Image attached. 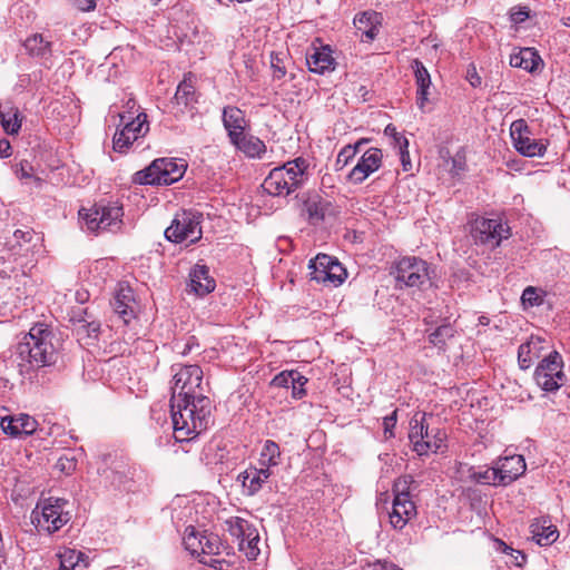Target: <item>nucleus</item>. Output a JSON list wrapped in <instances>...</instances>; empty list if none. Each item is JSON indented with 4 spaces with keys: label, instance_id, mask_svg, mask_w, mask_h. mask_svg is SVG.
Instances as JSON below:
<instances>
[{
    "label": "nucleus",
    "instance_id": "34",
    "mask_svg": "<svg viewBox=\"0 0 570 570\" xmlns=\"http://www.w3.org/2000/svg\"><path fill=\"white\" fill-rule=\"evenodd\" d=\"M379 14L376 12H362L354 19V24L362 36L373 40L379 33Z\"/></svg>",
    "mask_w": 570,
    "mask_h": 570
},
{
    "label": "nucleus",
    "instance_id": "36",
    "mask_svg": "<svg viewBox=\"0 0 570 570\" xmlns=\"http://www.w3.org/2000/svg\"><path fill=\"white\" fill-rule=\"evenodd\" d=\"M105 479L116 488L125 487L132 478L130 468L122 462H117L112 468L104 472Z\"/></svg>",
    "mask_w": 570,
    "mask_h": 570
},
{
    "label": "nucleus",
    "instance_id": "2",
    "mask_svg": "<svg viewBox=\"0 0 570 570\" xmlns=\"http://www.w3.org/2000/svg\"><path fill=\"white\" fill-rule=\"evenodd\" d=\"M52 340L51 331L39 324L32 326L14 346L11 354L12 364L23 381L39 385L48 382L49 370L57 361V350Z\"/></svg>",
    "mask_w": 570,
    "mask_h": 570
},
{
    "label": "nucleus",
    "instance_id": "9",
    "mask_svg": "<svg viewBox=\"0 0 570 570\" xmlns=\"http://www.w3.org/2000/svg\"><path fill=\"white\" fill-rule=\"evenodd\" d=\"M121 129H118L112 139V148L116 153L125 154L139 138L149 131L147 115L139 112L135 118L120 115Z\"/></svg>",
    "mask_w": 570,
    "mask_h": 570
},
{
    "label": "nucleus",
    "instance_id": "52",
    "mask_svg": "<svg viewBox=\"0 0 570 570\" xmlns=\"http://www.w3.org/2000/svg\"><path fill=\"white\" fill-rule=\"evenodd\" d=\"M57 469L66 474H70L76 470L77 462L75 458L60 456L56 464Z\"/></svg>",
    "mask_w": 570,
    "mask_h": 570
},
{
    "label": "nucleus",
    "instance_id": "42",
    "mask_svg": "<svg viewBox=\"0 0 570 570\" xmlns=\"http://www.w3.org/2000/svg\"><path fill=\"white\" fill-rule=\"evenodd\" d=\"M196 91L194 86L187 81V79H184L177 87L176 94H175V100L178 105H183L185 107L189 106L190 104L196 101Z\"/></svg>",
    "mask_w": 570,
    "mask_h": 570
},
{
    "label": "nucleus",
    "instance_id": "44",
    "mask_svg": "<svg viewBox=\"0 0 570 570\" xmlns=\"http://www.w3.org/2000/svg\"><path fill=\"white\" fill-rule=\"evenodd\" d=\"M198 556L199 554H206V556H214L217 554L219 551V540L216 535H200L198 540Z\"/></svg>",
    "mask_w": 570,
    "mask_h": 570
},
{
    "label": "nucleus",
    "instance_id": "61",
    "mask_svg": "<svg viewBox=\"0 0 570 570\" xmlns=\"http://www.w3.org/2000/svg\"><path fill=\"white\" fill-rule=\"evenodd\" d=\"M366 570H402L393 563L377 561L373 564H368Z\"/></svg>",
    "mask_w": 570,
    "mask_h": 570
},
{
    "label": "nucleus",
    "instance_id": "47",
    "mask_svg": "<svg viewBox=\"0 0 570 570\" xmlns=\"http://www.w3.org/2000/svg\"><path fill=\"white\" fill-rule=\"evenodd\" d=\"M384 135L392 139V146L395 149H405L409 148V140L405 136L397 132L396 127L392 124H389L384 129Z\"/></svg>",
    "mask_w": 570,
    "mask_h": 570
},
{
    "label": "nucleus",
    "instance_id": "25",
    "mask_svg": "<svg viewBox=\"0 0 570 570\" xmlns=\"http://www.w3.org/2000/svg\"><path fill=\"white\" fill-rule=\"evenodd\" d=\"M306 63L311 72L318 75L334 70L336 65L328 47L314 48L312 52L307 53Z\"/></svg>",
    "mask_w": 570,
    "mask_h": 570
},
{
    "label": "nucleus",
    "instance_id": "31",
    "mask_svg": "<svg viewBox=\"0 0 570 570\" xmlns=\"http://www.w3.org/2000/svg\"><path fill=\"white\" fill-rule=\"evenodd\" d=\"M531 533L539 546H549L558 539V530L549 520H537L531 524Z\"/></svg>",
    "mask_w": 570,
    "mask_h": 570
},
{
    "label": "nucleus",
    "instance_id": "37",
    "mask_svg": "<svg viewBox=\"0 0 570 570\" xmlns=\"http://www.w3.org/2000/svg\"><path fill=\"white\" fill-rule=\"evenodd\" d=\"M455 330L450 323L439 325L434 331L429 333V342L439 350H445L446 342L454 337Z\"/></svg>",
    "mask_w": 570,
    "mask_h": 570
},
{
    "label": "nucleus",
    "instance_id": "18",
    "mask_svg": "<svg viewBox=\"0 0 570 570\" xmlns=\"http://www.w3.org/2000/svg\"><path fill=\"white\" fill-rule=\"evenodd\" d=\"M86 309L73 312L70 321L73 323V332L79 342L86 345L94 344L100 333V323L96 321H88L85 316Z\"/></svg>",
    "mask_w": 570,
    "mask_h": 570
},
{
    "label": "nucleus",
    "instance_id": "41",
    "mask_svg": "<svg viewBox=\"0 0 570 570\" xmlns=\"http://www.w3.org/2000/svg\"><path fill=\"white\" fill-rule=\"evenodd\" d=\"M370 140L366 138L360 139L355 145H347L338 153L336 158V169H342L348 161L361 150V147Z\"/></svg>",
    "mask_w": 570,
    "mask_h": 570
},
{
    "label": "nucleus",
    "instance_id": "46",
    "mask_svg": "<svg viewBox=\"0 0 570 570\" xmlns=\"http://www.w3.org/2000/svg\"><path fill=\"white\" fill-rule=\"evenodd\" d=\"M295 380H298V381L301 380L298 371H296V370L283 371L274 376L271 384L274 386H277V387L288 389V387H291V384H294Z\"/></svg>",
    "mask_w": 570,
    "mask_h": 570
},
{
    "label": "nucleus",
    "instance_id": "7",
    "mask_svg": "<svg viewBox=\"0 0 570 570\" xmlns=\"http://www.w3.org/2000/svg\"><path fill=\"white\" fill-rule=\"evenodd\" d=\"M80 217L85 220L91 232L117 230L121 226L124 215L122 206L118 203H98L90 209L79 210Z\"/></svg>",
    "mask_w": 570,
    "mask_h": 570
},
{
    "label": "nucleus",
    "instance_id": "5",
    "mask_svg": "<svg viewBox=\"0 0 570 570\" xmlns=\"http://www.w3.org/2000/svg\"><path fill=\"white\" fill-rule=\"evenodd\" d=\"M183 159L158 158L148 167L135 173L132 181L139 185H170L185 174Z\"/></svg>",
    "mask_w": 570,
    "mask_h": 570
},
{
    "label": "nucleus",
    "instance_id": "24",
    "mask_svg": "<svg viewBox=\"0 0 570 570\" xmlns=\"http://www.w3.org/2000/svg\"><path fill=\"white\" fill-rule=\"evenodd\" d=\"M271 475L272 472L266 468H248L238 475V481L247 495H255Z\"/></svg>",
    "mask_w": 570,
    "mask_h": 570
},
{
    "label": "nucleus",
    "instance_id": "23",
    "mask_svg": "<svg viewBox=\"0 0 570 570\" xmlns=\"http://www.w3.org/2000/svg\"><path fill=\"white\" fill-rule=\"evenodd\" d=\"M188 286L197 296H205L215 289L216 283L209 276L208 267L197 264L189 272Z\"/></svg>",
    "mask_w": 570,
    "mask_h": 570
},
{
    "label": "nucleus",
    "instance_id": "56",
    "mask_svg": "<svg viewBox=\"0 0 570 570\" xmlns=\"http://www.w3.org/2000/svg\"><path fill=\"white\" fill-rule=\"evenodd\" d=\"M466 80L472 87H479L481 85V77L479 76L475 66H469L466 70Z\"/></svg>",
    "mask_w": 570,
    "mask_h": 570
},
{
    "label": "nucleus",
    "instance_id": "16",
    "mask_svg": "<svg viewBox=\"0 0 570 570\" xmlns=\"http://www.w3.org/2000/svg\"><path fill=\"white\" fill-rule=\"evenodd\" d=\"M33 266L35 265H29L26 261L24 253L17 252L16 245H12L9 250L0 254L1 278H9L11 275H17L18 273L27 275Z\"/></svg>",
    "mask_w": 570,
    "mask_h": 570
},
{
    "label": "nucleus",
    "instance_id": "53",
    "mask_svg": "<svg viewBox=\"0 0 570 570\" xmlns=\"http://www.w3.org/2000/svg\"><path fill=\"white\" fill-rule=\"evenodd\" d=\"M299 379H301L299 381L295 380L294 384H291L292 396L297 400L302 399L306 394L304 385L307 383V379L304 375H302L301 373H299Z\"/></svg>",
    "mask_w": 570,
    "mask_h": 570
},
{
    "label": "nucleus",
    "instance_id": "3",
    "mask_svg": "<svg viewBox=\"0 0 570 570\" xmlns=\"http://www.w3.org/2000/svg\"><path fill=\"white\" fill-rule=\"evenodd\" d=\"M308 163L302 157L289 160L282 167L272 169L262 188L268 195L285 197L299 189L308 178Z\"/></svg>",
    "mask_w": 570,
    "mask_h": 570
},
{
    "label": "nucleus",
    "instance_id": "40",
    "mask_svg": "<svg viewBox=\"0 0 570 570\" xmlns=\"http://www.w3.org/2000/svg\"><path fill=\"white\" fill-rule=\"evenodd\" d=\"M331 266L327 273L323 274L321 278L323 279V284H331L333 286L341 285L345 277L346 271L342 266V264L332 256V262H330Z\"/></svg>",
    "mask_w": 570,
    "mask_h": 570
},
{
    "label": "nucleus",
    "instance_id": "11",
    "mask_svg": "<svg viewBox=\"0 0 570 570\" xmlns=\"http://www.w3.org/2000/svg\"><path fill=\"white\" fill-rule=\"evenodd\" d=\"M562 366V357L557 351L546 356L534 371V380L538 386L547 392L559 390L566 380Z\"/></svg>",
    "mask_w": 570,
    "mask_h": 570
},
{
    "label": "nucleus",
    "instance_id": "45",
    "mask_svg": "<svg viewBox=\"0 0 570 570\" xmlns=\"http://www.w3.org/2000/svg\"><path fill=\"white\" fill-rule=\"evenodd\" d=\"M413 478L411 475H404L394 481L392 492L393 499L401 498H411L410 487L413 483Z\"/></svg>",
    "mask_w": 570,
    "mask_h": 570
},
{
    "label": "nucleus",
    "instance_id": "14",
    "mask_svg": "<svg viewBox=\"0 0 570 570\" xmlns=\"http://www.w3.org/2000/svg\"><path fill=\"white\" fill-rule=\"evenodd\" d=\"M383 154L379 148H368L358 159L357 164L348 174L350 180L354 184H362L371 174L382 165Z\"/></svg>",
    "mask_w": 570,
    "mask_h": 570
},
{
    "label": "nucleus",
    "instance_id": "15",
    "mask_svg": "<svg viewBox=\"0 0 570 570\" xmlns=\"http://www.w3.org/2000/svg\"><path fill=\"white\" fill-rule=\"evenodd\" d=\"M527 469L524 458L520 454L500 458L497 465V474L501 485H508L521 476Z\"/></svg>",
    "mask_w": 570,
    "mask_h": 570
},
{
    "label": "nucleus",
    "instance_id": "50",
    "mask_svg": "<svg viewBox=\"0 0 570 570\" xmlns=\"http://www.w3.org/2000/svg\"><path fill=\"white\" fill-rule=\"evenodd\" d=\"M202 534H198L194 527H187L184 534V544L187 550L193 554L198 553V540Z\"/></svg>",
    "mask_w": 570,
    "mask_h": 570
},
{
    "label": "nucleus",
    "instance_id": "48",
    "mask_svg": "<svg viewBox=\"0 0 570 570\" xmlns=\"http://www.w3.org/2000/svg\"><path fill=\"white\" fill-rule=\"evenodd\" d=\"M449 163L451 164L449 171L453 177L461 176L466 170V158L463 151H458L450 157Z\"/></svg>",
    "mask_w": 570,
    "mask_h": 570
},
{
    "label": "nucleus",
    "instance_id": "55",
    "mask_svg": "<svg viewBox=\"0 0 570 570\" xmlns=\"http://www.w3.org/2000/svg\"><path fill=\"white\" fill-rule=\"evenodd\" d=\"M397 421V411L394 410L390 415L384 417L383 425H384V434L386 438L393 436V429L396 425Z\"/></svg>",
    "mask_w": 570,
    "mask_h": 570
},
{
    "label": "nucleus",
    "instance_id": "28",
    "mask_svg": "<svg viewBox=\"0 0 570 570\" xmlns=\"http://www.w3.org/2000/svg\"><path fill=\"white\" fill-rule=\"evenodd\" d=\"M226 530L235 538L237 546L245 542V539L249 538L255 540L257 538V529L246 519L239 517H232L225 521Z\"/></svg>",
    "mask_w": 570,
    "mask_h": 570
},
{
    "label": "nucleus",
    "instance_id": "6",
    "mask_svg": "<svg viewBox=\"0 0 570 570\" xmlns=\"http://www.w3.org/2000/svg\"><path fill=\"white\" fill-rule=\"evenodd\" d=\"M67 500L60 498L45 499L32 512V522L39 531L49 534L59 531L70 520V514L65 510Z\"/></svg>",
    "mask_w": 570,
    "mask_h": 570
},
{
    "label": "nucleus",
    "instance_id": "8",
    "mask_svg": "<svg viewBox=\"0 0 570 570\" xmlns=\"http://www.w3.org/2000/svg\"><path fill=\"white\" fill-rule=\"evenodd\" d=\"M202 218L200 213L183 210L175 216L170 226L166 228L165 237L173 243L188 242L195 244L203 235Z\"/></svg>",
    "mask_w": 570,
    "mask_h": 570
},
{
    "label": "nucleus",
    "instance_id": "22",
    "mask_svg": "<svg viewBox=\"0 0 570 570\" xmlns=\"http://www.w3.org/2000/svg\"><path fill=\"white\" fill-rule=\"evenodd\" d=\"M110 304L115 313L119 315L125 324H128L134 317L135 298L132 289L129 286L120 285Z\"/></svg>",
    "mask_w": 570,
    "mask_h": 570
},
{
    "label": "nucleus",
    "instance_id": "59",
    "mask_svg": "<svg viewBox=\"0 0 570 570\" xmlns=\"http://www.w3.org/2000/svg\"><path fill=\"white\" fill-rule=\"evenodd\" d=\"M529 17L527 8H519L511 12V20L514 23H522Z\"/></svg>",
    "mask_w": 570,
    "mask_h": 570
},
{
    "label": "nucleus",
    "instance_id": "51",
    "mask_svg": "<svg viewBox=\"0 0 570 570\" xmlns=\"http://www.w3.org/2000/svg\"><path fill=\"white\" fill-rule=\"evenodd\" d=\"M325 207L326 204L323 203H309L307 206L309 218L315 220H323L325 217Z\"/></svg>",
    "mask_w": 570,
    "mask_h": 570
},
{
    "label": "nucleus",
    "instance_id": "62",
    "mask_svg": "<svg viewBox=\"0 0 570 570\" xmlns=\"http://www.w3.org/2000/svg\"><path fill=\"white\" fill-rule=\"evenodd\" d=\"M11 155V146L8 140L0 139V157L7 158Z\"/></svg>",
    "mask_w": 570,
    "mask_h": 570
},
{
    "label": "nucleus",
    "instance_id": "30",
    "mask_svg": "<svg viewBox=\"0 0 570 570\" xmlns=\"http://www.w3.org/2000/svg\"><path fill=\"white\" fill-rule=\"evenodd\" d=\"M542 65L541 57L532 48H523L510 56V66L534 72Z\"/></svg>",
    "mask_w": 570,
    "mask_h": 570
},
{
    "label": "nucleus",
    "instance_id": "63",
    "mask_svg": "<svg viewBox=\"0 0 570 570\" xmlns=\"http://www.w3.org/2000/svg\"><path fill=\"white\" fill-rule=\"evenodd\" d=\"M272 67L274 68L275 77H277L279 79L285 76V73H286L285 68L279 67L278 59L277 58L275 59L273 56H272Z\"/></svg>",
    "mask_w": 570,
    "mask_h": 570
},
{
    "label": "nucleus",
    "instance_id": "64",
    "mask_svg": "<svg viewBox=\"0 0 570 570\" xmlns=\"http://www.w3.org/2000/svg\"><path fill=\"white\" fill-rule=\"evenodd\" d=\"M510 556L514 559V564L517 567H522L527 560L525 554L519 550H514V552Z\"/></svg>",
    "mask_w": 570,
    "mask_h": 570
},
{
    "label": "nucleus",
    "instance_id": "54",
    "mask_svg": "<svg viewBox=\"0 0 570 570\" xmlns=\"http://www.w3.org/2000/svg\"><path fill=\"white\" fill-rule=\"evenodd\" d=\"M13 238H14V240L18 244V247L16 246L17 252L22 253L23 248H22V245H21V240L24 242V243L31 242V239H32V230L31 229H26V230L17 229L13 233Z\"/></svg>",
    "mask_w": 570,
    "mask_h": 570
},
{
    "label": "nucleus",
    "instance_id": "21",
    "mask_svg": "<svg viewBox=\"0 0 570 570\" xmlns=\"http://www.w3.org/2000/svg\"><path fill=\"white\" fill-rule=\"evenodd\" d=\"M222 120L230 142L237 139L245 131L246 119L243 110L235 106H226L223 109Z\"/></svg>",
    "mask_w": 570,
    "mask_h": 570
},
{
    "label": "nucleus",
    "instance_id": "27",
    "mask_svg": "<svg viewBox=\"0 0 570 570\" xmlns=\"http://www.w3.org/2000/svg\"><path fill=\"white\" fill-rule=\"evenodd\" d=\"M22 115L12 101L0 102V124L8 135H17L21 128Z\"/></svg>",
    "mask_w": 570,
    "mask_h": 570
},
{
    "label": "nucleus",
    "instance_id": "19",
    "mask_svg": "<svg viewBox=\"0 0 570 570\" xmlns=\"http://www.w3.org/2000/svg\"><path fill=\"white\" fill-rule=\"evenodd\" d=\"M411 69L413 70L415 85L417 87L416 105L422 111H424V107L429 101L430 89L432 87L431 76L423 62L419 59H414L411 62Z\"/></svg>",
    "mask_w": 570,
    "mask_h": 570
},
{
    "label": "nucleus",
    "instance_id": "39",
    "mask_svg": "<svg viewBox=\"0 0 570 570\" xmlns=\"http://www.w3.org/2000/svg\"><path fill=\"white\" fill-rule=\"evenodd\" d=\"M330 262H332V256L327 254H318L315 258L311 259L308 264L311 281L323 283L321 276L330 269Z\"/></svg>",
    "mask_w": 570,
    "mask_h": 570
},
{
    "label": "nucleus",
    "instance_id": "35",
    "mask_svg": "<svg viewBox=\"0 0 570 570\" xmlns=\"http://www.w3.org/2000/svg\"><path fill=\"white\" fill-rule=\"evenodd\" d=\"M281 455L279 445L272 440H266L259 453V466L271 471L272 468L279 465Z\"/></svg>",
    "mask_w": 570,
    "mask_h": 570
},
{
    "label": "nucleus",
    "instance_id": "57",
    "mask_svg": "<svg viewBox=\"0 0 570 570\" xmlns=\"http://www.w3.org/2000/svg\"><path fill=\"white\" fill-rule=\"evenodd\" d=\"M81 11H91L96 8L97 0H70Z\"/></svg>",
    "mask_w": 570,
    "mask_h": 570
},
{
    "label": "nucleus",
    "instance_id": "17",
    "mask_svg": "<svg viewBox=\"0 0 570 570\" xmlns=\"http://www.w3.org/2000/svg\"><path fill=\"white\" fill-rule=\"evenodd\" d=\"M417 514L416 505L411 498L393 499L392 510L389 513L390 523L395 530H403Z\"/></svg>",
    "mask_w": 570,
    "mask_h": 570
},
{
    "label": "nucleus",
    "instance_id": "12",
    "mask_svg": "<svg viewBox=\"0 0 570 570\" xmlns=\"http://www.w3.org/2000/svg\"><path fill=\"white\" fill-rule=\"evenodd\" d=\"M510 235V227L500 218H478L472 226L474 240L492 248L499 246Z\"/></svg>",
    "mask_w": 570,
    "mask_h": 570
},
{
    "label": "nucleus",
    "instance_id": "49",
    "mask_svg": "<svg viewBox=\"0 0 570 570\" xmlns=\"http://www.w3.org/2000/svg\"><path fill=\"white\" fill-rule=\"evenodd\" d=\"M259 542V533L257 532V538L255 540H250L249 538L245 539V542L238 546L239 551L244 552L248 560H255L261 550L258 548Z\"/></svg>",
    "mask_w": 570,
    "mask_h": 570
},
{
    "label": "nucleus",
    "instance_id": "26",
    "mask_svg": "<svg viewBox=\"0 0 570 570\" xmlns=\"http://www.w3.org/2000/svg\"><path fill=\"white\" fill-rule=\"evenodd\" d=\"M461 478L464 481H470L478 484L484 485H501L494 468H475V466H461Z\"/></svg>",
    "mask_w": 570,
    "mask_h": 570
},
{
    "label": "nucleus",
    "instance_id": "20",
    "mask_svg": "<svg viewBox=\"0 0 570 570\" xmlns=\"http://www.w3.org/2000/svg\"><path fill=\"white\" fill-rule=\"evenodd\" d=\"M37 421L28 414H19L18 416H9L1 420L3 432L14 438L31 435L37 430Z\"/></svg>",
    "mask_w": 570,
    "mask_h": 570
},
{
    "label": "nucleus",
    "instance_id": "1",
    "mask_svg": "<svg viewBox=\"0 0 570 570\" xmlns=\"http://www.w3.org/2000/svg\"><path fill=\"white\" fill-rule=\"evenodd\" d=\"M171 386V421L177 442H188L213 423V404L204 394L200 366L174 364Z\"/></svg>",
    "mask_w": 570,
    "mask_h": 570
},
{
    "label": "nucleus",
    "instance_id": "60",
    "mask_svg": "<svg viewBox=\"0 0 570 570\" xmlns=\"http://www.w3.org/2000/svg\"><path fill=\"white\" fill-rule=\"evenodd\" d=\"M399 154H400V158H401V164H402L403 170L404 171L411 170L412 169V163H411V158H410L409 148L399 149Z\"/></svg>",
    "mask_w": 570,
    "mask_h": 570
},
{
    "label": "nucleus",
    "instance_id": "58",
    "mask_svg": "<svg viewBox=\"0 0 570 570\" xmlns=\"http://www.w3.org/2000/svg\"><path fill=\"white\" fill-rule=\"evenodd\" d=\"M200 562L217 570H225L224 567L227 566L225 560L214 558L213 556H209L208 559H202Z\"/></svg>",
    "mask_w": 570,
    "mask_h": 570
},
{
    "label": "nucleus",
    "instance_id": "33",
    "mask_svg": "<svg viewBox=\"0 0 570 570\" xmlns=\"http://www.w3.org/2000/svg\"><path fill=\"white\" fill-rule=\"evenodd\" d=\"M232 144L250 158H262L266 153V146L263 140L252 135L246 136L245 132L238 137L237 142Z\"/></svg>",
    "mask_w": 570,
    "mask_h": 570
},
{
    "label": "nucleus",
    "instance_id": "38",
    "mask_svg": "<svg viewBox=\"0 0 570 570\" xmlns=\"http://www.w3.org/2000/svg\"><path fill=\"white\" fill-rule=\"evenodd\" d=\"M59 559L58 570H77L80 568V562L83 561L85 554L75 549L65 548L57 554Z\"/></svg>",
    "mask_w": 570,
    "mask_h": 570
},
{
    "label": "nucleus",
    "instance_id": "10",
    "mask_svg": "<svg viewBox=\"0 0 570 570\" xmlns=\"http://www.w3.org/2000/svg\"><path fill=\"white\" fill-rule=\"evenodd\" d=\"M430 264L416 256L402 257L395 264V279L407 287H421L432 278Z\"/></svg>",
    "mask_w": 570,
    "mask_h": 570
},
{
    "label": "nucleus",
    "instance_id": "4",
    "mask_svg": "<svg viewBox=\"0 0 570 570\" xmlns=\"http://www.w3.org/2000/svg\"><path fill=\"white\" fill-rule=\"evenodd\" d=\"M432 414L416 412L410 421L409 439L413 451L419 455H426L429 452H438L444 446L446 434L440 428H431L426 419Z\"/></svg>",
    "mask_w": 570,
    "mask_h": 570
},
{
    "label": "nucleus",
    "instance_id": "43",
    "mask_svg": "<svg viewBox=\"0 0 570 570\" xmlns=\"http://www.w3.org/2000/svg\"><path fill=\"white\" fill-rule=\"evenodd\" d=\"M546 292L534 286H528L521 295L522 304L525 307L541 306L544 303Z\"/></svg>",
    "mask_w": 570,
    "mask_h": 570
},
{
    "label": "nucleus",
    "instance_id": "29",
    "mask_svg": "<svg viewBox=\"0 0 570 570\" xmlns=\"http://www.w3.org/2000/svg\"><path fill=\"white\" fill-rule=\"evenodd\" d=\"M543 340L539 336H531L518 348V363L522 370H528L533 361L540 356Z\"/></svg>",
    "mask_w": 570,
    "mask_h": 570
},
{
    "label": "nucleus",
    "instance_id": "32",
    "mask_svg": "<svg viewBox=\"0 0 570 570\" xmlns=\"http://www.w3.org/2000/svg\"><path fill=\"white\" fill-rule=\"evenodd\" d=\"M23 47L27 53L33 58L48 59L51 57V41L41 33L28 37L23 42Z\"/></svg>",
    "mask_w": 570,
    "mask_h": 570
},
{
    "label": "nucleus",
    "instance_id": "13",
    "mask_svg": "<svg viewBox=\"0 0 570 570\" xmlns=\"http://www.w3.org/2000/svg\"><path fill=\"white\" fill-rule=\"evenodd\" d=\"M510 136L514 148L525 157H540L547 150L546 144L530 137L529 126L524 119H518L511 124Z\"/></svg>",
    "mask_w": 570,
    "mask_h": 570
}]
</instances>
